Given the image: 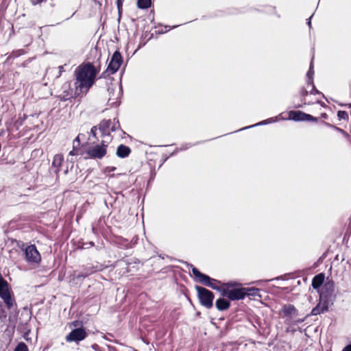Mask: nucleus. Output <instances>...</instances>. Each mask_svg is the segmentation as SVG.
<instances>
[{"label":"nucleus","mask_w":351,"mask_h":351,"mask_svg":"<svg viewBox=\"0 0 351 351\" xmlns=\"http://www.w3.org/2000/svg\"><path fill=\"white\" fill-rule=\"evenodd\" d=\"M341 134L346 138H348L349 137V134L346 132H345L344 130H343V132H342Z\"/></svg>","instance_id":"ea45409f"},{"label":"nucleus","mask_w":351,"mask_h":351,"mask_svg":"<svg viewBox=\"0 0 351 351\" xmlns=\"http://www.w3.org/2000/svg\"><path fill=\"white\" fill-rule=\"evenodd\" d=\"M337 117L339 119H343L348 121L349 119L348 114L346 111L339 110L337 112Z\"/></svg>","instance_id":"cd10ccee"},{"label":"nucleus","mask_w":351,"mask_h":351,"mask_svg":"<svg viewBox=\"0 0 351 351\" xmlns=\"http://www.w3.org/2000/svg\"><path fill=\"white\" fill-rule=\"evenodd\" d=\"M121 93V88L119 87V94Z\"/></svg>","instance_id":"c03bdc74"},{"label":"nucleus","mask_w":351,"mask_h":351,"mask_svg":"<svg viewBox=\"0 0 351 351\" xmlns=\"http://www.w3.org/2000/svg\"><path fill=\"white\" fill-rule=\"evenodd\" d=\"M237 282H230L223 284V289L221 290V295L227 297L231 300H239L243 299L246 296V292L244 288L230 289L237 286Z\"/></svg>","instance_id":"f03ea898"},{"label":"nucleus","mask_w":351,"mask_h":351,"mask_svg":"<svg viewBox=\"0 0 351 351\" xmlns=\"http://www.w3.org/2000/svg\"><path fill=\"white\" fill-rule=\"evenodd\" d=\"M58 75H57V77H60L63 72H64V66H58Z\"/></svg>","instance_id":"7c9ffc66"},{"label":"nucleus","mask_w":351,"mask_h":351,"mask_svg":"<svg viewBox=\"0 0 351 351\" xmlns=\"http://www.w3.org/2000/svg\"><path fill=\"white\" fill-rule=\"evenodd\" d=\"M123 0H117V8L119 10V12L121 11V9L122 5H123Z\"/></svg>","instance_id":"c756f323"},{"label":"nucleus","mask_w":351,"mask_h":351,"mask_svg":"<svg viewBox=\"0 0 351 351\" xmlns=\"http://www.w3.org/2000/svg\"><path fill=\"white\" fill-rule=\"evenodd\" d=\"M97 71L90 64L80 65L75 71L74 86L77 95H86L94 84Z\"/></svg>","instance_id":"f257e3e1"},{"label":"nucleus","mask_w":351,"mask_h":351,"mask_svg":"<svg viewBox=\"0 0 351 351\" xmlns=\"http://www.w3.org/2000/svg\"><path fill=\"white\" fill-rule=\"evenodd\" d=\"M25 257L27 263L38 264L41 261L40 254L34 245H28L25 249Z\"/></svg>","instance_id":"1a4fd4ad"},{"label":"nucleus","mask_w":351,"mask_h":351,"mask_svg":"<svg viewBox=\"0 0 351 351\" xmlns=\"http://www.w3.org/2000/svg\"><path fill=\"white\" fill-rule=\"evenodd\" d=\"M123 62L122 56L119 51H116L108 64V66L105 71L108 75L115 73L120 68Z\"/></svg>","instance_id":"6e6552de"},{"label":"nucleus","mask_w":351,"mask_h":351,"mask_svg":"<svg viewBox=\"0 0 351 351\" xmlns=\"http://www.w3.org/2000/svg\"><path fill=\"white\" fill-rule=\"evenodd\" d=\"M319 296L322 300H327L333 302L335 300V285L332 281L326 282L319 291Z\"/></svg>","instance_id":"0eeeda50"},{"label":"nucleus","mask_w":351,"mask_h":351,"mask_svg":"<svg viewBox=\"0 0 351 351\" xmlns=\"http://www.w3.org/2000/svg\"><path fill=\"white\" fill-rule=\"evenodd\" d=\"M312 86V90H311V94H318L319 92L315 89L314 84L311 85Z\"/></svg>","instance_id":"473e14b6"},{"label":"nucleus","mask_w":351,"mask_h":351,"mask_svg":"<svg viewBox=\"0 0 351 351\" xmlns=\"http://www.w3.org/2000/svg\"><path fill=\"white\" fill-rule=\"evenodd\" d=\"M80 145V138H79V136H77L73 140V150H71L69 152V155H71V156L78 155L80 154L79 153Z\"/></svg>","instance_id":"412c9836"},{"label":"nucleus","mask_w":351,"mask_h":351,"mask_svg":"<svg viewBox=\"0 0 351 351\" xmlns=\"http://www.w3.org/2000/svg\"><path fill=\"white\" fill-rule=\"evenodd\" d=\"M0 298L3 300L8 308L10 309L15 304V300L12 297V293L11 291L1 295Z\"/></svg>","instance_id":"2eb2a0df"},{"label":"nucleus","mask_w":351,"mask_h":351,"mask_svg":"<svg viewBox=\"0 0 351 351\" xmlns=\"http://www.w3.org/2000/svg\"><path fill=\"white\" fill-rule=\"evenodd\" d=\"M324 278L325 276L323 273L316 275L312 280V287L315 289H319L323 285Z\"/></svg>","instance_id":"f3484780"},{"label":"nucleus","mask_w":351,"mask_h":351,"mask_svg":"<svg viewBox=\"0 0 351 351\" xmlns=\"http://www.w3.org/2000/svg\"><path fill=\"white\" fill-rule=\"evenodd\" d=\"M87 336L85 330L83 328H78L73 330L66 337V340L68 342L75 341L78 342L84 339Z\"/></svg>","instance_id":"f8f14e48"},{"label":"nucleus","mask_w":351,"mask_h":351,"mask_svg":"<svg viewBox=\"0 0 351 351\" xmlns=\"http://www.w3.org/2000/svg\"><path fill=\"white\" fill-rule=\"evenodd\" d=\"M10 291L8 282L2 277L0 274V296Z\"/></svg>","instance_id":"aec40b11"},{"label":"nucleus","mask_w":351,"mask_h":351,"mask_svg":"<svg viewBox=\"0 0 351 351\" xmlns=\"http://www.w3.org/2000/svg\"><path fill=\"white\" fill-rule=\"evenodd\" d=\"M110 141L103 140L101 145H97L90 147L87 151V154L91 158L101 159L104 158L107 153V147Z\"/></svg>","instance_id":"423d86ee"},{"label":"nucleus","mask_w":351,"mask_h":351,"mask_svg":"<svg viewBox=\"0 0 351 351\" xmlns=\"http://www.w3.org/2000/svg\"><path fill=\"white\" fill-rule=\"evenodd\" d=\"M313 16H310V18L308 19V22H307V24L308 25V27L311 28V19Z\"/></svg>","instance_id":"4c0bfd02"},{"label":"nucleus","mask_w":351,"mask_h":351,"mask_svg":"<svg viewBox=\"0 0 351 351\" xmlns=\"http://www.w3.org/2000/svg\"><path fill=\"white\" fill-rule=\"evenodd\" d=\"M289 119L293 120L295 121H317V119L313 117L309 114L304 113L302 111L291 110L289 112Z\"/></svg>","instance_id":"9b49d317"},{"label":"nucleus","mask_w":351,"mask_h":351,"mask_svg":"<svg viewBox=\"0 0 351 351\" xmlns=\"http://www.w3.org/2000/svg\"><path fill=\"white\" fill-rule=\"evenodd\" d=\"M333 304V302H329L327 300H322L319 298V302L317 305L311 311L312 315H317L324 312L328 311L330 306Z\"/></svg>","instance_id":"ddd939ff"},{"label":"nucleus","mask_w":351,"mask_h":351,"mask_svg":"<svg viewBox=\"0 0 351 351\" xmlns=\"http://www.w3.org/2000/svg\"><path fill=\"white\" fill-rule=\"evenodd\" d=\"M317 103L320 104L322 106H324V104L319 101H317Z\"/></svg>","instance_id":"79ce46f5"},{"label":"nucleus","mask_w":351,"mask_h":351,"mask_svg":"<svg viewBox=\"0 0 351 351\" xmlns=\"http://www.w3.org/2000/svg\"><path fill=\"white\" fill-rule=\"evenodd\" d=\"M14 351H29L27 345L23 342L18 343Z\"/></svg>","instance_id":"bb28decb"},{"label":"nucleus","mask_w":351,"mask_h":351,"mask_svg":"<svg viewBox=\"0 0 351 351\" xmlns=\"http://www.w3.org/2000/svg\"><path fill=\"white\" fill-rule=\"evenodd\" d=\"M215 305L219 311H224L230 307V303L224 298H219L217 300Z\"/></svg>","instance_id":"a211bd4d"},{"label":"nucleus","mask_w":351,"mask_h":351,"mask_svg":"<svg viewBox=\"0 0 351 351\" xmlns=\"http://www.w3.org/2000/svg\"><path fill=\"white\" fill-rule=\"evenodd\" d=\"M313 74H314V71H313V60H311V64H310V68L306 73V76H307V78H308V80H307V84L308 85H313Z\"/></svg>","instance_id":"4be33fe9"},{"label":"nucleus","mask_w":351,"mask_h":351,"mask_svg":"<svg viewBox=\"0 0 351 351\" xmlns=\"http://www.w3.org/2000/svg\"><path fill=\"white\" fill-rule=\"evenodd\" d=\"M114 121H115V119H114L113 123H112V124L111 125V127H110V131H111V132H113V131H115V130H117V127H116V125H115V123H114Z\"/></svg>","instance_id":"f704fd0d"},{"label":"nucleus","mask_w":351,"mask_h":351,"mask_svg":"<svg viewBox=\"0 0 351 351\" xmlns=\"http://www.w3.org/2000/svg\"><path fill=\"white\" fill-rule=\"evenodd\" d=\"M97 127H96V126H94V127H93V128H91V130H90V134H91L93 136H95V137H96V134H96V131H97Z\"/></svg>","instance_id":"72a5a7b5"},{"label":"nucleus","mask_w":351,"mask_h":351,"mask_svg":"<svg viewBox=\"0 0 351 351\" xmlns=\"http://www.w3.org/2000/svg\"><path fill=\"white\" fill-rule=\"evenodd\" d=\"M151 0H138L137 6L141 9H147L151 6Z\"/></svg>","instance_id":"5701e85b"},{"label":"nucleus","mask_w":351,"mask_h":351,"mask_svg":"<svg viewBox=\"0 0 351 351\" xmlns=\"http://www.w3.org/2000/svg\"><path fill=\"white\" fill-rule=\"evenodd\" d=\"M302 96L304 97L308 95V91L306 90H302L301 92Z\"/></svg>","instance_id":"e433bc0d"},{"label":"nucleus","mask_w":351,"mask_h":351,"mask_svg":"<svg viewBox=\"0 0 351 351\" xmlns=\"http://www.w3.org/2000/svg\"><path fill=\"white\" fill-rule=\"evenodd\" d=\"M350 108H351V104L348 105Z\"/></svg>","instance_id":"a18cd8bd"},{"label":"nucleus","mask_w":351,"mask_h":351,"mask_svg":"<svg viewBox=\"0 0 351 351\" xmlns=\"http://www.w3.org/2000/svg\"><path fill=\"white\" fill-rule=\"evenodd\" d=\"M282 313L287 317L285 322L287 324H299L304 321V319H294L298 315V312L295 306L292 304H287L283 306L281 310Z\"/></svg>","instance_id":"39448f33"},{"label":"nucleus","mask_w":351,"mask_h":351,"mask_svg":"<svg viewBox=\"0 0 351 351\" xmlns=\"http://www.w3.org/2000/svg\"><path fill=\"white\" fill-rule=\"evenodd\" d=\"M83 95L76 94V87L74 90L71 88L70 82H65L62 84L61 88V93H60V98L61 100L67 101L71 98H76L82 97Z\"/></svg>","instance_id":"9d476101"},{"label":"nucleus","mask_w":351,"mask_h":351,"mask_svg":"<svg viewBox=\"0 0 351 351\" xmlns=\"http://www.w3.org/2000/svg\"><path fill=\"white\" fill-rule=\"evenodd\" d=\"M192 267V273L194 276L196 278L197 280L202 284L209 287L215 290L219 291L221 293L222 287H218L216 284H219V281L210 278L208 276L201 273L197 268L193 267Z\"/></svg>","instance_id":"7ed1b4c3"},{"label":"nucleus","mask_w":351,"mask_h":351,"mask_svg":"<svg viewBox=\"0 0 351 351\" xmlns=\"http://www.w3.org/2000/svg\"><path fill=\"white\" fill-rule=\"evenodd\" d=\"M321 117H322V118H323V119H326L328 118V115H327V114H326V113H322V114H321Z\"/></svg>","instance_id":"58836bf2"},{"label":"nucleus","mask_w":351,"mask_h":351,"mask_svg":"<svg viewBox=\"0 0 351 351\" xmlns=\"http://www.w3.org/2000/svg\"><path fill=\"white\" fill-rule=\"evenodd\" d=\"M195 289L201 304L207 308H210L213 305L214 294L209 290L196 286Z\"/></svg>","instance_id":"20e7f679"},{"label":"nucleus","mask_w":351,"mask_h":351,"mask_svg":"<svg viewBox=\"0 0 351 351\" xmlns=\"http://www.w3.org/2000/svg\"><path fill=\"white\" fill-rule=\"evenodd\" d=\"M324 124L326 125L328 127L333 128L334 130H335L338 132H340V133L343 132V130L340 128H338L337 126H334V125H331V124H330L328 123H326V122H324Z\"/></svg>","instance_id":"c85d7f7f"},{"label":"nucleus","mask_w":351,"mask_h":351,"mask_svg":"<svg viewBox=\"0 0 351 351\" xmlns=\"http://www.w3.org/2000/svg\"><path fill=\"white\" fill-rule=\"evenodd\" d=\"M112 122L110 120H104L99 125V129L101 132L102 137H108V141H110V138L109 136L110 134V129Z\"/></svg>","instance_id":"4468645a"},{"label":"nucleus","mask_w":351,"mask_h":351,"mask_svg":"<svg viewBox=\"0 0 351 351\" xmlns=\"http://www.w3.org/2000/svg\"><path fill=\"white\" fill-rule=\"evenodd\" d=\"M97 271L94 267H87L84 268V271L76 275L77 279L85 278Z\"/></svg>","instance_id":"6ab92c4d"},{"label":"nucleus","mask_w":351,"mask_h":351,"mask_svg":"<svg viewBox=\"0 0 351 351\" xmlns=\"http://www.w3.org/2000/svg\"><path fill=\"white\" fill-rule=\"evenodd\" d=\"M342 351H351V343L346 346L343 350Z\"/></svg>","instance_id":"c9c22d12"},{"label":"nucleus","mask_w":351,"mask_h":351,"mask_svg":"<svg viewBox=\"0 0 351 351\" xmlns=\"http://www.w3.org/2000/svg\"><path fill=\"white\" fill-rule=\"evenodd\" d=\"M116 169V167H106L104 172L105 173H110L111 171H113Z\"/></svg>","instance_id":"2f4dec72"},{"label":"nucleus","mask_w":351,"mask_h":351,"mask_svg":"<svg viewBox=\"0 0 351 351\" xmlns=\"http://www.w3.org/2000/svg\"><path fill=\"white\" fill-rule=\"evenodd\" d=\"M63 161V156L62 155H56L53 158L52 165L55 167H60Z\"/></svg>","instance_id":"b1692460"},{"label":"nucleus","mask_w":351,"mask_h":351,"mask_svg":"<svg viewBox=\"0 0 351 351\" xmlns=\"http://www.w3.org/2000/svg\"><path fill=\"white\" fill-rule=\"evenodd\" d=\"M275 121H276V119L275 118H270L269 119L265 120L263 121H261V122L258 123L256 124H254L253 125L245 127V128H243V130L247 129V128H252V127H254V126H256V125H265V124L273 123V122H275Z\"/></svg>","instance_id":"a878e982"},{"label":"nucleus","mask_w":351,"mask_h":351,"mask_svg":"<svg viewBox=\"0 0 351 351\" xmlns=\"http://www.w3.org/2000/svg\"><path fill=\"white\" fill-rule=\"evenodd\" d=\"M72 324H73L74 326H77L79 325V323H78V322H73L72 323Z\"/></svg>","instance_id":"a19ab883"},{"label":"nucleus","mask_w":351,"mask_h":351,"mask_svg":"<svg viewBox=\"0 0 351 351\" xmlns=\"http://www.w3.org/2000/svg\"><path fill=\"white\" fill-rule=\"evenodd\" d=\"M304 105H306V104L310 105V104H311V103H306V102H304Z\"/></svg>","instance_id":"37998d69"},{"label":"nucleus","mask_w":351,"mask_h":351,"mask_svg":"<svg viewBox=\"0 0 351 351\" xmlns=\"http://www.w3.org/2000/svg\"><path fill=\"white\" fill-rule=\"evenodd\" d=\"M131 149L128 146L120 145L117 149L116 154L118 157L123 158L129 156Z\"/></svg>","instance_id":"dca6fc26"},{"label":"nucleus","mask_w":351,"mask_h":351,"mask_svg":"<svg viewBox=\"0 0 351 351\" xmlns=\"http://www.w3.org/2000/svg\"><path fill=\"white\" fill-rule=\"evenodd\" d=\"M245 291L246 292V295H252L254 296L258 295L259 292V289L254 287H250V288H244Z\"/></svg>","instance_id":"393cba45"}]
</instances>
